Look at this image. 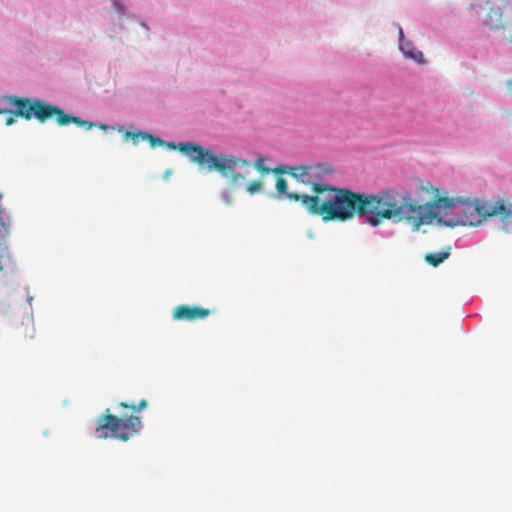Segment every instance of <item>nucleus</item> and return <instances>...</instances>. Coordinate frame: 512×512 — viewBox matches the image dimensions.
Returning a JSON list of instances; mask_svg holds the SVG:
<instances>
[{
	"mask_svg": "<svg viewBox=\"0 0 512 512\" xmlns=\"http://www.w3.org/2000/svg\"><path fill=\"white\" fill-rule=\"evenodd\" d=\"M400 195L395 188L383 189L377 193H357L352 190H339L333 203L324 206L327 217L337 221H347L355 215L365 217L366 223L378 227L384 220L396 219L400 214Z\"/></svg>",
	"mask_w": 512,
	"mask_h": 512,
	"instance_id": "nucleus-1",
	"label": "nucleus"
},
{
	"mask_svg": "<svg viewBox=\"0 0 512 512\" xmlns=\"http://www.w3.org/2000/svg\"><path fill=\"white\" fill-rule=\"evenodd\" d=\"M5 99L15 107V110L12 111L0 108V114H10L16 117H21L25 120H31L34 117L40 123H44L51 118H55L57 124L60 126L73 123L77 126L91 129L95 125L94 123L85 121L79 117L68 115L60 107L38 98L10 95L6 96Z\"/></svg>",
	"mask_w": 512,
	"mask_h": 512,
	"instance_id": "nucleus-2",
	"label": "nucleus"
},
{
	"mask_svg": "<svg viewBox=\"0 0 512 512\" xmlns=\"http://www.w3.org/2000/svg\"><path fill=\"white\" fill-rule=\"evenodd\" d=\"M178 149L199 166H206L209 171H218L229 180L232 187L239 186L245 181L243 174L234 171L237 165L242 167L251 166L248 160L223 154L216 155L212 151L204 149L201 145L192 142L179 143Z\"/></svg>",
	"mask_w": 512,
	"mask_h": 512,
	"instance_id": "nucleus-3",
	"label": "nucleus"
},
{
	"mask_svg": "<svg viewBox=\"0 0 512 512\" xmlns=\"http://www.w3.org/2000/svg\"><path fill=\"white\" fill-rule=\"evenodd\" d=\"M309 178L314 195L303 194L301 197V204L312 215L322 217L323 221H333L336 218L327 217L328 211L324 206L332 205L333 198L339 190H346L345 188H335L329 185L319 183L323 177L331 173V169L325 164L307 165Z\"/></svg>",
	"mask_w": 512,
	"mask_h": 512,
	"instance_id": "nucleus-4",
	"label": "nucleus"
},
{
	"mask_svg": "<svg viewBox=\"0 0 512 512\" xmlns=\"http://www.w3.org/2000/svg\"><path fill=\"white\" fill-rule=\"evenodd\" d=\"M95 423V434L98 439L113 437L125 442L138 432L137 427L141 425V419L134 415L118 417L113 415L110 409H106L104 414L96 418Z\"/></svg>",
	"mask_w": 512,
	"mask_h": 512,
	"instance_id": "nucleus-5",
	"label": "nucleus"
},
{
	"mask_svg": "<svg viewBox=\"0 0 512 512\" xmlns=\"http://www.w3.org/2000/svg\"><path fill=\"white\" fill-rule=\"evenodd\" d=\"M505 202L487 201L481 202L478 200L460 203L457 214L459 217L453 221H445L447 226L463 225V226H477L488 217L499 216L504 221Z\"/></svg>",
	"mask_w": 512,
	"mask_h": 512,
	"instance_id": "nucleus-6",
	"label": "nucleus"
},
{
	"mask_svg": "<svg viewBox=\"0 0 512 512\" xmlns=\"http://www.w3.org/2000/svg\"><path fill=\"white\" fill-rule=\"evenodd\" d=\"M400 214L396 216L397 221H405L414 231H417L422 225H428L435 219H439V212L433 211L429 202L417 204L409 194L400 197Z\"/></svg>",
	"mask_w": 512,
	"mask_h": 512,
	"instance_id": "nucleus-7",
	"label": "nucleus"
},
{
	"mask_svg": "<svg viewBox=\"0 0 512 512\" xmlns=\"http://www.w3.org/2000/svg\"><path fill=\"white\" fill-rule=\"evenodd\" d=\"M211 314V310L200 306L179 305L173 310V319L179 321H196L205 319Z\"/></svg>",
	"mask_w": 512,
	"mask_h": 512,
	"instance_id": "nucleus-8",
	"label": "nucleus"
},
{
	"mask_svg": "<svg viewBox=\"0 0 512 512\" xmlns=\"http://www.w3.org/2000/svg\"><path fill=\"white\" fill-rule=\"evenodd\" d=\"M483 25L491 30H499L504 28L503 15L500 8L491 7L483 20Z\"/></svg>",
	"mask_w": 512,
	"mask_h": 512,
	"instance_id": "nucleus-9",
	"label": "nucleus"
},
{
	"mask_svg": "<svg viewBox=\"0 0 512 512\" xmlns=\"http://www.w3.org/2000/svg\"><path fill=\"white\" fill-rule=\"evenodd\" d=\"M17 270L15 261L10 254L8 247L3 245L0 249V272L4 274H13Z\"/></svg>",
	"mask_w": 512,
	"mask_h": 512,
	"instance_id": "nucleus-10",
	"label": "nucleus"
},
{
	"mask_svg": "<svg viewBox=\"0 0 512 512\" xmlns=\"http://www.w3.org/2000/svg\"><path fill=\"white\" fill-rule=\"evenodd\" d=\"M399 48L406 57L411 58L418 63L423 62L422 52L415 50L410 42L404 40L401 28L399 30Z\"/></svg>",
	"mask_w": 512,
	"mask_h": 512,
	"instance_id": "nucleus-11",
	"label": "nucleus"
},
{
	"mask_svg": "<svg viewBox=\"0 0 512 512\" xmlns=\"http://www.w3.org/2000/svg\"><path fill=\"white\" fill-rule=\"evenodd\" d=\"M460 203L462 202L458 198L440 197L434 201H430L429 205L432 206L433 211H437L436 209H443L446 212L450 209L458 210Z\"/></svg>",
	"mask_w": 512,
	"mask_h": 512,
	"instance_id": "nucleus-12",
	"label": "nucleus"
},
{
	"mask_svg": "<svg viewBox=\"0 0 512 512\" xmlns=\"http://www.w3.org/2000/svg\"><path fill=\"white\" fill-rule=\"evenodd\" d=\"M275 187H276V191L280 195H285L286 199L291 200V201H301L302 195H299L294 192H288V184H287L286 179H284L282 177L277 178Z\"/></svg>",
	"mask_w": 512,
	"mask_h": 512,
	"instance_id": "nucleus-13",
	"label": "nucleus"
},
{
	"mask_svg": "<svg viewBox=\"0 0 512 512\" xmlns=\"http://www.w3.org/2000/svg\"><path fill=\"white\" fill-rule=\"evenodd\" d=\"M290 176L305 185L311 184L307 165L291 166Z\"/></svg>",
	"mask_w": 512,
	"mask_h": 512,
	"instance_id": "nucleus-14",
	"label": "nucleus"
},
{
	"mask_svg": "<svg viewBox=\"0 0 512 512\" xmlns=\"http://www.w3.org/2000/svg\"><path fill=\"white\" fill-rule=\"evenodd\" d=\"M450 256V247L445 251L431 252L425 255V261L433 267H437Z\"/></svg>",
	"mask_w": 512,
	"mask_h": 512,
	"instance_id": "nucleus-15",
	"label": "nucleus"
},
{
	"mask_svg": "<svg viewBox=\"0 0 512 512\" xmlns=\"http://www.w3.org/2000/svg\"><path fill=\"white\" fill-rule=\"evenodd\" d=\"M11 233V218L9 215L0 216V240H5Z\"/></svg>",
	"mask_w": 512,
	"mask_h": 512,
	"instance_id": "nucleus-16",
	"label": "nucleus"
},
{
	"mask_svg": "<svg viewBox=\"0 0 512 512\" xmlns=\"http://www.w3.org/2000/svg\"><path fill=\"white\" fill-rule=\"evenodd\" d=\"M23 329V332L20 331V333L23 335L25 339H32L35 334V328L30 319L27 320L26 323H22L21 330Z\"/></svg>",
	"mask_w": 512,
	"mask_h": 512,
	"instance_id": "nucleus-17",
	"label": "nucleus"
},
{
	"mask_svg": "<svg viewBox=\"0 0 512 512\" xmlns=\"http://www.w3.org/2000/svg\"><path fill=\"white\" fill-rule=\"evenodd\" d=\"M124 136H125V138H130L133 141L134 144H137L139 142V140H145L146 132H141V131L129 132V131H125L124 132Z\"/></svg>",
	"mask_w": 512,
	"mask_h": 512,
	"instance_id": "nucleus-18",
	"label": "nucleus"
},
{
	"mask_svg": "<svg viewBox=\"0 0 512 512\" xmlns=\"http://www.w3.org/2000/svg\"><path fill=\"white\" fill-rule=\"evenodd\" d=\"M119 406L122 407V408H130L133 411L138 412V411H141V410H143V409H145L147 407V401L145 399H142L137 405H135V404L129 405L126 402H120Z\"/></svg>",
	"mask_w": 512,
	"mask_h": 512,
	"instance_id": "nucleus-19",
	"label": "nucleus"
},
{
	"mask_svg": "<svg viewBox=\"0 0 512 512\" xmlns=\"http://www.w3.org/2000/svg\"><path fill=\"white\" fill-rule=\"evenodd\" d=\"M145 140H148L152 148H156L157 146H164L166 142L159 137L153 136L149 133H146Z\"/></svg>",
	"mask_w": 512,
	"mask_h": 512,
	"instance_id": "nucleus-20",
	"label": "nucleus"
},
{
	"mask_svg": "<svg viewBox=\"0 0 512 512\" xmlns=\"http://www.w3.org/2000/svg\"><path fill=\"white\" fill-rule=\"evenodd\" d=\"M270 172H272V173H274L276 175H282V174L290 175L291 166H288V165H278V166L270 169Z\"/></svg>",
	"mask_w": 512,
	"mask_h": 512,
	"instance_id": "nucleus-21",
	"label": "nucleus"
},
{
	"mask_svg": "<svg viewBox=\"0 0 512 512\" xmlns=\"http://www.w3.org/2000/svg\"><path fill=\"white\" fill-rule=\"evenodd\" d=\"M261 189H262V183L259 180L250 182L246 187L247 192L250 194L259 192Z\"/></svg>",
	"mask_w": 512,
	"mask_h": 512,
	"instance_id": "nucleus-22",
	"label": "nucleus"
},
{
	"mask_svg": "<svg viewBox=\"0 0 512 512\" xmlns=\"http://www.w3.org/2000/svg\"><path fill=\"white\" fill-rule=\"evenodd\" d=\"M263 163H264V158H263V157H259V158L255 161V163H254V167H255L258 171H260V172H262V173H269V172H270V168L265 167V166L263 165Z\"/></svg>",
	"mask_w": 512,
	"mask_h": 512,
	"instance_id": "nucleus-23",
	"label": "nucleus"
},
{
	"mask_svg": "<svg viewBox=\"0 0 512 512\" xmlns=\"http://www.w3.org/2000/svg\"><path fill=\"white\" fill-rule=\"evenodd\" d=\"M510 219H512V203L505 204L504 211V222H508Z\"/></svg>",
	"mask_w": 512,
	"mask_h": 512,
	"instance_id": "nucleus-24",
	"label": "nucleus"
},
{
	"mask_svg": "<svg viewBox=\"0 0 512 512\" xmlns=\"http://www.w3.org/2000/svg\"><path fill=\"white\" fill-rule=\"evenodd\" d=\"M14 123H15V119H14V117H13V116H9V117H7V119H6V121H5V124H6L7 126H11V125H13Z\"/></svg>",
	"mask_w": 512,
	"mask_h": 512,
	"instance_id": "nucleus-25",
	"label": "nucleus"
},
{
	"mask_svg": "<svg viewBox=\"0 0 512 512\" xmlns=\"http://www.w3.org/2000/svg\"><path fill=\"white\" fill-rule=\"evenodd\" d=\"M115 7H116V10L119 12V13H123V7L120 5V4H117L115 1L113 2Z\"/></svg>",
	"mask_w": 512,
	"mask_h": 512,
	"instance_id": "nucleus-26",
	"label": "nucleus"
},
{
	"mask_svg": "<svg viewBox=\"0 0 512 512\" xmlns=\"http://www.w3.org/2000/svg\"><path fill=\"white\" fill-rule=\"evenodd\" d=\"M508 91L512 94V79L506 83Z\"/></svg>",
	"mask_w": 512,
	"mask_h": 512,
	"instance_id": "nucleus-27",
	"label": "nucleus"
},
{
	"mask_svg": "<svg viewBox=\"0 0 512 512\" xmlns=\"http://www.w3.org/2000/svg\"><path fill=\"white\" fill-rule=\"evenodd\" d=\"M165 145H167V147L170 149H176V145L172 142L166 143Z\"/></svg>",
	"mask_w": 512,
	"mask_h": 512,
	"instance_id": "nucleus-28",
	"label": "nucleus"
},
{
	"mask_svg": "<svg viewBox=\"0 0 512 512\" xmlns=\"http://www.w3.org/2000/svg\"><path fill=\"white\" fill-rule=\"evenodd\" d=\"M99 128H100L101 130H107V129L109 128V126H108V125H106V124H100V125H99Z\"/></svg>",
	"mask_w": 512,
	"mask_h": 512,
	"instance_id": "nucleus-29",
	"label": "nucleus"
}]
</instances>
